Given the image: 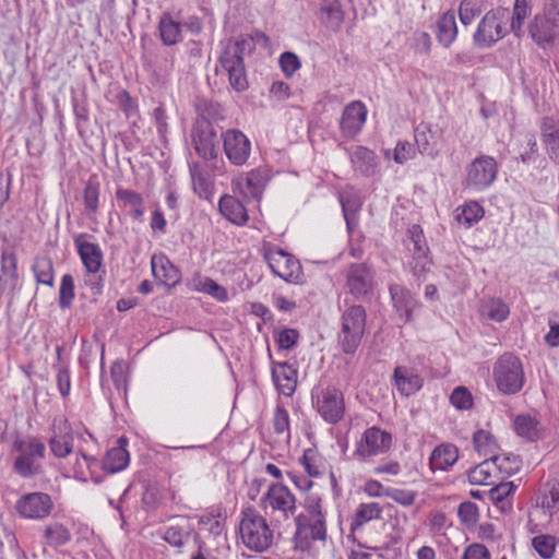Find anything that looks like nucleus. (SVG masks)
<instances>
[{"label":"nucleus","mask_w":559,"mask_h":559,"mask_svg":"<svg viewBox=\"0 0 559 559\" xmlns=\"http://www.w3.org/2000/svg\"><path fill=\"white\" fill-rule=\"evenodd\" d=\"M17 261L12 250H2L0 292L12 295L17 285Z\"/></svg>","instance_id":"nucleus-20"},{"label":"nucleus","mask_w":559,"mask_h":559,"mask_svg":"<svg viewBox=\"0 0 559 559\" xmlns=\"http://www.w3.org/2000/svg\"><path fill=\"white\" fill-rule=\"evenodd\" d=\"M457 27L455 14L451 11L445 12L437 23V37L440 44L449 47L455 39Z\"/></svg>","instance_id":"nucleus-36"},{"label":"nucleus","mask_w":559,"mask_h":559,"mask_svg":"<svg viewBox=\"0 0 559 559\" xmlns=\"http://www.w3.org/2000/svg\"><path fill=\"white\" fill-rule=\"evenodd\" d=\"M431 261L427 253L414 254L412 262V272L418 280L425 278V274L430 271Z\"/></svg>","instance_id":"nucleus-63"},{"label":"nucleus","mask_w":559,"mask_h":559,"mask_svg":"<svg viewBox=\"0 0 559 559\" xmlns=\"http://www.w3.org/2000/svg\"><path fill=\"white\" fill-rule=\"evenodd\" d=\"M317 409L328 423L335 424L344 415L345 404L343 393L335 388H326L321 391L317 400Z\"/></svg>","instance_id":"nucleus-14"},{"label":"nucleus","mask_w":559,"mask_h":559,"mask_svg":"<svg viewBox=\"0 0 559 559\" xmlns=\"http://www.w3.org/2000/svg\"><path fill=\"white\" fill-rule=\"evenodd\" d=\"M182 25L175 21L168 13L163 14L159 20V34L164 45L173 46L181 40Z\"/></svg>","instance_id":"nucleus-35"},{"label":"nucleus","mask_w":559,"mask_h":559,"mask_svg":"<svg viewBox=\"0 0 559 559\" xmlns=\"http://www.w3.org/2000/svg\"><path fill=\"white\" fill-rule=\"evenodd\" d=\"M344 15L338 0H321L318 19L328 29L338 32L344 22Z\"/></svg>","instance_id":"nucleus-23"},{"label":"nucleus","mask_w":559,"mask_h":559,"mask_svg":"<svg viewBox=\"0 0 559 559\" xmlns=\"http://www.w3.org/2000/svg\"><path fill=\"white\" fill-rule=\"evenodd\" d=\"M484 216L483 206L475 201L466 203L460 213L456 214V221L471 227L473 224L479 222Z\"/></svg>","instance_id":"nucleus-46"},{"label":"nucleus","mask_w":559,"mask_h":559,"mask_svg":"<svg viewBox=\"0 0 559 559\" xmlns=\"http://www.w3.org/2000/svg\"><path fill=\"white\" fill-rule=\"evenodd\" d=\"M194 533V528L186 516H174L164 533V540L173 547L181 548Z\"/></svg>","instance_id":"nucleus-19"},{"label":"nucleus","mask_w":559,"mask_h":559,"mask_svg":"<svg viewBox=\"0 0 559 559\" xmlns=\"http://www.w3.org/2000/svg\"><path fill=\"white\" fill-rule=\"evenodd\" d=\"M507 11L504 9L489 10L480 20L474 34V41L479 47H490L504 37L502 28Z\"/></svg>","instance_id":"nucleus-7"},{"label":"nucleus","mask_w":559,"mask_h":559,"mask_svg":"<svg viewBox=\"0 0 559 559\" xmlns=\"http://www.w3.org/2000/svg\"><path fill=\"white\" fill-rule=\"evenodd\" d=\"M14 448L20 454L33 457L38 462L44 459L46 452L45 444L34 437L16 440Z\"/></svg>","instance_id":"nucleus-39"},{"label":"nucleus","mask_w":559,"mask_h":559,"mask_svg":"<svg viewBox=\"0 0 559 559\" xmlns=\"http://www.w3.org/2000/svg\"><path fill=\"white\" fill-rule=\"evenodd\" d=\"M224 153L230 164L245 165L251 154V142L248 136L238 129H227L221 135Z\"/></svg>","instance_id":"nucleus-9"},{"label":"nucleus","mask_w":559,"mask_h":559,"mask_svg":"<svg viewBox=\"0 0 559 559\" xmlns=\"http://www.w3.org/2000/svg\"><path fill=\"white\" fill-rule=\"evenodd\" d=\"M296 370L287 362H278L272 369V378L282 394L290 396L296 389Z\"/></svg>","instance_id":"nucleus-28"},{"label":"nucleus","mask_w":559,"mask_h":559,"mask_svg":"<svg viewBox=\"0 0 559 559\" xmlns=\"http://www.w3.org/2000/svg\"><path fill=\"white\" fill-rule=\"evenodd\" d=\"M85 210L88 214H95L98 210L99 187L97 183L90 181L83 191Z\"/></svg>","instance_id":"nucleus-59"},{"label":"nucleus","mask_w":559,"mask_h":559,"mask_svg":"<svg viewBox=\"0 0 559 559\" xmlns=\"http://www.w3.org/2000/svg\"><path fill=\"white\" fill-rule=\"evenodd\" d=\"M498 165L493 157L481 155L466 167L464 185L474 191H483L496 179Z\"/></svg>","instance_id":"nucleus-6"},{"label":"nucleus","mask_w":559,"mask_h":559,"mask_svg":"<svg viewBox=\"0 0 559 559\" xmlns=\"http://www.w3.org/2000/svg\"><path fill=\"white\" fill-rule=\"evenodd\" d=\"M491 467H495L502 474L512 475L519 469L515 457L510 459L506 455H493L489 459Z\"/></svg>","instance_id":"nucleus-61"},{"label":"nucleus","mask_w":559,"mask_h":559,"mask_svg":"<svg viewBox=\"0 0 559 559\" xmlns=\"http://www.w3.org/2000/svg\"><path fill=\"white\" fill-rule=\"evenodd\" d=\"M189 168L194 191L200 195H207L211 191V182L202 166L193 163Z\"/></svg>","instance_id":"nucleus-49"},{"label":"nucleus","mask_w":559,"mask_h":559,"mask_svg":"<svg viewBox=\"0 0 559 559\" xmlns=\"http://www.w3.org/2000/svg\"><path fill=\"white\" fill-rule=\"evenodd\" d=\"M383 154L386 159L392 157L396 164H404L415 157L416 148L407 141H399L393 152L385 150Z\"/></svg>","instance_id":"nucleus-48"},{"label":"nucleus","mask_w":559,"mask_h":559,"mask_svg":"<svg viewBox=\"0 0 559 559\" xmlns=\"http://www.w3.org/2000/svg\"><path fill=\"white\" fill-rule=\"evenodd\" d=\"M262 250L265 261L276 276L289 283L301 282V265L293 254L270 243L264 245Z\"/></svg>","instance_id":"nucleus-4"},{"label":"nucleus","mask_w":559,"mask_h":559,"mask_svg":"<svg viewBox=\"0 0 559 559\" xmlns=\"http://www.w3.org/2000/svg\"><path fill=\"white\" fill-rule=\"evenodd\" d=\"M74 299V280L71 274H64L61 278L59 288V306L61 309H67L71 306Z\"/></svg>","instance_id":"nucleus-54"},{"label":"nucleus","mask_w":559,"mask_h":559,"mask_svg":"<svg viewBox=\"0 0 559 559\" xmlns=\"http://www.w3.org/2000/svg\"><path fill=\"white\" fill-rule=\"evenodd\" d=\"M116 199L121 209L129 210V215L133 219L139 221L143 217L145 213L144 199L139 192L119 187L116 190Z\"/></svg>","instance_id":"nucleus-25"},{"label":"nucleus","mask_w":559,"mask_h":559,"mask_svg":"<svg viewBox=\"0 0 559 559\" xmlns=\"http://www.w3.org/2000/svg\"><path fill=\"white\" fill-rule=\"evenodd\" d=\"M382 513V508L377 502L362 503L356 511L354 521L352 523V530L360 527L365 523L379 519Z\"/></svg>","instance_id":"nucleus-44"},{"label":"nucleus","mask_w":559,"mask_h":559,"mask_svg":"<svg viewBox=\"0 0 559 559\" xmlns=\"http://www.w3.org/2000/svg\"><path fill=\"white\" fill-rule=\"evenodd\" d=\"M218 207L222 215L234 224L243 225L249 219L243 203L233 195H223L219 200Z\"/></svg>","instance_id":"nucleus-27"},{"label":"nucleus","mask_w":559,"mask_h":559,"mask_svg":"<svg viewBox=\"0 0 559 559\" xmlns=\"http://www.w3.org/2000/svg\"><path fill=\"white\" fill-rule=\"evenodd\" d=\"M451 404L462 411L471 409L473 406V396L464 386L455 388L450 395Z\"/></svg>","instance_id":"nucleus-58"},{"label":"nucleus","mask_w":559,"mask_h":559,"mask_svg":"<svg viewBox=\"0 0 559 559\" xmlns=\"http://www.w3.org/2000/svg\"><path fill=\"white\" fill-rule=\"evenodd\" d=\"M367 313L362 306L347 308L341 317L337 343L345 354H354L359 347L366 330Z\"/></svg>","instance_id":"nucleus-2"},{"label":"nucleus","mask_w":559,"mask_h":559,"mask_svg":"<svg viewBox=\"0 0 559 559\" xmlns=\"http://www.w3.org/2000/svg\"><path fill=\"white\" fill-rule=\"evenodd\" d=\"M392 444L391 433L378 427L367 429L356 445L355 455L361 460L386 452Z\"/></svg>","instance_id":"nucleus-11"},{"label":"nucleus","mask_w":559,"mask_h":559,"mask_svg":"<svg viewBox=\"0 0 559 559\" xmlns=\"http://www.w3.org/2000/svg\"><path fill=\"white\" fill-rule=\"evenodd\" d=\"M493 378L499 391L506 394L518 393L524 383L520 359L512 354L502 355L495 365Z\"/></svg>","instance_id":"nucleus-3"},{"label":"nucleus","mask_w":559,"mask_h":559,"mask_svg":"<svg viewBox=\"0 0 559 559\" xmlns=\"http://www.w3.org/2000/svg\"><path fill=\"white\" fill-rule=\"evenodd\" d=\"M194 108L198 115L195 121H204L213 126L214 122L224 120V110L217 102L206 97H197Z\"/></svg>","instance_id":"nucleus-31"},{"label":"nucleus","mask_w":559,"mask_h":559,"mask_svg":"<svg viewBox=\"0 0 559 559\" xmlns=\"http://www.w3.org/2000/svg\"><path fill=\"white\" fill-rule=\"evenodd\" d=\"M473 443L475 450L483 455L493 453L497 444L489 431L479 429L473 436Z\"/></svg>","instance_id":"nucleus-53"},{"label":"nucleus","mask_w":559,"mask_h":559,"mask_svg":"<svg viewBox=\"0 0 559 559\" xmlns=\"http://www.w3.org/2000/svg\"><path fill=\"white\" fill-rule=\"evenodd\" d=\"M557 540L551 535H537L532 539V546L544 559H550L556 549Z\"/></svg>","instance_id":"nucleus-52"},{"label":"nucleus","mask_w":559,"mask_h":559,"mask_svg":"<svg viewBox=\"0 0 559 559\" xmlns=\"http://www.w3.org/2000/svg\"><path fill=\"white\" fill-rule=\"evenodd\" d=\"M349 157L355 170L361 175L372 177L378 173L379 159L373 151L365 146H355Z\"/></svg>","instance_id":"nucleus-21"},{"label":"nucleus","mask_w":559,"mask_h":559,"mask_svg":"<svg viewBox=\"0 0 559 559\" xmlns=\"http://www.w3.org/2000/svg\"><path fill=\"white\" fill-rule=\"evenodd\" d=\"M492 467L489 460H485L468 472V480L473 485H491Z\"/></svg>","instance_id":"nucleus-50"},{"label":"nucleus","mask_w":559,"mask_h":559,"mask_svg":"<svg viewBox=\"0 0 559 559\" xmlns=\"http://www.w3.org/2000/svg\"><path fill=\"white\" fill-rule=\"evenodd\" d=\"M75 245L78 248V253L90 273H96L100 269L103 253L98 245L81 241L80 239L75 240Z\"/></svg>","instance_id":"nucleus-30"},{"label":"nucleus","mask_w":559,"mask_h":559,"mask_svg":"<svg viewBox=\"0 0 559 559\" xmlns=\"http://www.w3.org/2000/svg\"><path fill=\"white\" fill-rule=\"evenodd\" d=\"M263 500L266 502L265 513L270 516H275L278 513L281 518L287 520L296 509L295 496L282 484L271 485Z\"/></svg>","instance_id":"nucleus-8"},{"label":"nucleus","mask_w":559,"mask_h":559,"mask_svg":"<svg viewBox=\"0 0 559 559\" xmlns=\"http://www.w3.org/2000/svg\"><path fill=\"white\" fill-rule=\"evenodd\" d=\"M540 132L544 144L559 140V121L554 117H544L540 122Z\"/></svg>","instance_id":"nucleus-57"},{"label":"nucleus","mask_w":559,"mask_h":559,"mask_svg":"<svg viewBox=\"0 0 559 559\" xmlns=\"http://www.w3.org/2000/svg\"><path fill=\"white\" fill-rule=\"evenodd\" d=\"M559 25L546 13L536 15L530 24V34L537 44L550 41L556 35V27Z\"/></svg>","instance_id":"nucleus-29"},{"label":"nucleus","mask_w":559,"mask_h":559,"mask_svg":"<svg viewBox=\"0 0 559 559\" xmlns=\"http://www.w3.org/2000/svg\"><path fill=\"white\" fill-rule=\"evenodd\" d=\"M14 469L20 476L28 478L39 472L40 464L33 457L20 454L14 462Z\"/></svg>","instance_id":"nucleus-56"},{"label":"nucleus","mask_w":559,"mask_h":559,"mask_svg":"<svg viewBox=\"0 0 559 559\" xmlns=\"http://www.w3.org/2000/svg\"><path fill=\"white\" fill-rule=\"evenodd\" d=\"M280 64L287 76H292L300 68L299 58L290 51L281 55Z\"/></svg>","instance_id":"nucleus-64"},{"label":"nucleus","mask_w":559,"mask_h":559,"mask_svg":"<svg viewBox=\"0 0 559 559\" xmlns=\"http://www.w3.org/2000/svg\"><path fill=\"white\" fill-rule=\"evenodd\" d=\"M152 272L155 278L165 284H175L178 280L177 269L164 255H153L151 260Z\"/></svg>","instance_id":"nucleus-34"},{"label":"nucleus","mask_w":559,"mask_h":559,"mask_svg":"<svg viewBox=\"0 0 559 559\" xmlns=\"http://www.w3.org/2000/svg\"><path fill=\"white\" fill-rule=\"evenodd\" d=\"M537 503L550 515L559 511V479H551L539 489Z\"/></svg>","instance_id":"nucleus-33"},{"label":"nucleus","mask_w":559,"mask_h":559,"mask_svg":"<svg viewBox=\"0 0 559 559\" xmlns=\"http://www.w3.org/2000/svg\"><path fill=\"white\" fill-rule=\"evenodd\" d=\"M390 296L395 311L404 322L413 320V313L418 308V301L405 287L394 284L390 286Z\"/></svg>","instance_id":"nucleus-18"},{"label":"nucleus","mask_w":559,"mask_h":559,"mask_svg":"<svg viewBox=\"0 0 559 559\" xmlns=\"http://www.w3.org/2000/svg\"><path fill=\"white\" fill-rule=\"evenodd\" d=\"M415 142L423 155L435 156L438 152L435 134L430 126H419L415 130Z\"/></svg>","instance_id":"nucleus-38"},{"label":"nucleus","mask_w":559,"mask_h":559,"mask_svg":"<svg viewBox=\"0 0 559 559\" xmlns=\"http://www.w3.org/2000/svg\"><path fill=\"white\" fill-rule=\"evenodd\" d=\"M367 109L366 106L359 102L354 100L349 103L343 110L340 128L344 136L353 139L356 136L366 122Z\"/></svg>","instance_id":"nucleus-17"},{"label":"nucleus","mask_w":559,"mask_h":559,"mask_svg":"<svg viewBox=\"0 0 559 559\" xmlns=\"http://www.w3.org/2000/svg\"><path fill=\"white\" fill-rule=\"evenodd\" d=\"M514 489L515 486L512 481L501 483L489 490V499L496 507L506 512L512 507L509 496Z\"/></svg>","instance_id":"nucleus-41"},{"label":"nucleus","mask_w":559,"mask_h":559,"mask_svg":"<svg viewBox=\"0 0 559 559\" xmlns=\"http://www.w3.org/2000/svg\"><path fill=\"white\" fill-rule=\"evenodd\" d=\"M486 9V0H463L459 7V16L463 25H469L473 23L476 16H478Z\"/></svg>","instance_id":"nucleus-43"},{"label":"nucleus","mask_w":559,"mask_h":559,"mask_svg":"<svg viewBox=\"0 0 559 559\" xmlns=\"http://www.w3.org/2000/svg\"><path fill=\"white\" fill-rule=\"evenodd\" d=\"M393 380L396 389L402 395L409 396L423 386V378L413 369L399 366L394 369Z\"/></svg>","instance_id":"nucleus-24"},{"label":"nucleus","mask_w":559,"mask_h":559,"mask_svg":"<svg viewBox=\"0 0 559 559\" xmlns=\"http://www.w3.org/2000/svg\"><path fill=\"white\" fill-rule=\"evenodd\" d=\"M32 269L37 283L50 287L53 285V264L50 258L37 257Z\"/></svg>","instance_id":"nucleus-42"},{"label":"nucleus","mask_w":559,"mask_h":559,"mask_svg":"<svg viewBox=\"0 0 559 559\" xmlns=\"http://www.w3.org/2000/svg\"><path fill=\"white\" fill-rule=\"evenodd\" d=\"M269 180V170L259 167L247 174L245 182L241 179L233 180V191L243 194L245 198L259 199Z\"/></svg>","instance_id":"nucleus-16"},{"label":"nucleus","mask_w":559,"mask_h":559,"mask_svg":"<svg viewBox=\"0 0 559 559\" xmlns=\"http://www.w3.org/2000/svg\"><path fill=\"white\" fill-rule=\"evenodd\" d=\"M274 431L277 435H285L289 439V415L285 408L277 407L273 418Z\"/></svg>","instance_id":"nucleus-62"},{"label":"nucleus","mask_w":559,"mask_h":559,"mask_svg":"<svg viewBox=\"0 0 559 559\" xmlns=\"http://www.w3.org/2000/svg\"><path fill=\"white\" fill-rule=\"evenodd\" d=\"M383 496L392 499L396 503H400L404 507L412 506L416 499V492L413 490L390 487L383 490Z\"/></svg>","instance_id":"nucleus-60"},{"label":"nucleus","mask_w":559,"mask_h":559,"mask_svg":"<svg viewBox=\"0 0 559 559\" xmlns=\"http://www.w3.org/2000/svg\"><path fill=\"white\" fill-rule=\"evenodd\" d=\"M195 289L211 295L218 301H226L228 299L227 290L209 277L200 280L195 284Z\"/></svg>","instance_id":"nucleus-55"},{"label":"nucleus","mask_w":559,"mask_h":559,"mask_svg":"<svg viewBox=\"0 0 559 559\" xmlns=\"http://www.w3.org/2000/svg\"><path fill=\"white\" fill-rule=\"evenodd\" d=\"M514 429L520 437L528 441L538 439L540 435L539 423L530 415L516 416L514 419Z\"/></svg>","instance_id":"nucleus-37"},{"label":"nucleus","mask_w":559,"mask_h":559,"mask_svg":"<svg viewBox=\"0 0 559 559\" xmlns=\"http://www.w3.org/2000/svg\"><path fill=\"white\" fill-rule=\"evenodd\" d=\"M374 285V273L366 263H353L346 273V288L355 299L371 294Z\"/></svg>","instance_id":"nucleus-10"},{"label":"nucleus","mask_w":559,"mask_h":559,"mask_svg":"<svg viewBox=\"0 0 559 559\" xmlns=\"http://www.w3.org/2000/svg\"><path fill=\"white\" fill-rule=\"evenodd\" d=\"M52 507L50 496L44 492L26 493L16 502V510L22 516L35 520L48 516Z\"/></svg>","instance_id":"nucleus-13"},{"label":"nucleus","mask_w":559,"mask_h":559,"mask_svg":"<svg viewBox=\"0 0 559 559\" xmlns=\"http://www.w3.org/2000/svg\"><path fill=\"white\" fill-rule=\"evenodd\" d=\"M49 448L57 457H66L73 450V433L69 421L64 417L53 420L52 435L49 439Z\"/></svg>","instance_id":"nucleus-15"},{"label":"nucleus","mask_w":559,"mask_h":559,"mask_svg":"<svg viewBox=\"0 0 559 559\" xmlns=\"http://www.w3.org/2000/svg\"><path fill=\"white\" fill-rule=\"evenodd\" d=\"M459 459L457 448L453 444L438 445L431 453L429 463L432 469L445 471Z\"/></svg>","instance_id":"nucleus-32"},{"label":"nucleus","mask_w":559,"mask_h":559,"mask_svg":"<svg viewBox=\"0 0 559 559\" xmlns=\"http://www.w3.org/2000/svg\"><path fill=\"white\" fill-rule=\"evenodd\" d=\"M532 0H515L513 7V16L511 28L516 36H520L524 20L531 13Z\"/></svg>","instance_id":"nucleus-51"},{"label":"nucleus","mask_w":559,"mask_h":559,"mask_svg":"<svg viewBox=\"0 0 559 559\" xmlns=\"http://www.w3.org/2000/svg\"><path fill=\"white\" fill-rule=\"evenodd\" d=\"M483 311L488 319L502 322L507 320L510 313L509 306L500 298H492L483 306Z\"/></svg>","instance_id":"nucleus-45"},{"label":"nucleus","mask_w":559,"mask_h":559,"mask_svg":"<svg viewBox=\"0 0 559 559\" xmlns=\"http://www.w3.org/2000/svg\"><path fill=\"white\" fill-rule=\"evenodd\" d=\"M118 443V447L107 451L103 460V469L111 474L124 469L130 462L129 452L126 449L127 440L120 438Z\"/></svg>","instance_id":"nucleus-26"},{"label":"nucleus","mask_w":559,"mask_h":559,"mask_svg":"<svg viewBox=\"0 0 559 559\" xmlns=\"http://www.w3.org/2000/svg\"><path fill=\"white\" fill-rule=\"evenodd\" d=\"M223 51L221 56L230 58H243L245 50L253 49V37L250 35H240L235 41L227 39L222 43Z\"/></svg>","instance_id":"nucleus-40"},{"label":"nucleus","mask_w":559,"mask_h":559,"mask_svg":"<svg viewBox=\"0 0 559 559\" xmlns=\"http://www.w3.org/2000/svg\"><path fill=\"white\" fill-rule=\"evenodd\" d=\"M191 136L193 147L200 157L204 159H215L217 157V133L211 123L195 121Z\"/></svg>","instance_id":"nucleus-12"},{"label":"nucleus","mask_w":559,"mask_h":559,"mask_svg":"<svg viewBox=\"0 0 559 559\" xmlns=\"http://www.w3.org/2000/svg\"><path fill=\"white\" fill-rule=\"evenodd\" d=\"M296 521V532L294 536L295 548L301 551L309 550L313 543H324L328 537L325 518H313L298 515Z\"/></svg>","instance_id":"nucleus-5"},{"label":"nucleus","mask_w":559,"mask_h":559,"mask_svg":"<svg viewBox=\"0 0 559 559\" xmlns=\"http://www.w3.org/2000/svg\"><path fill=\"white\" fill-rule=\"evenodd\" d=\"M239 532L245 546L253 551L262 552L273 544V531L266 520L253 508L242 511Z\"/></svg>","instance_id":"nucleus-1"},{"label":"nucleus","mask_w":559,"mask_h":559,"mask_svg":"<svg viewBox=\"0 0 559 559\" xmlns=\"http://www.w3.org/2000/svg\"><path fill=\"white\" fill-rule=\"evenodd\" d=\"M44 536L47 539L48 545L52 547L62 546L71 538L69 530L60 523L47 526L44 531Z\"/></svg>","instance_id":"nucleus-47"},{"label":"nucleus","mask_w":559,"mask_h":559,"mask_svg":"<svg viewBox=\"0 0 559 559\" xmlns=\"http://www.w3.org/2000/svg\"><path fill=\"white\" fill-rule=\"evenodd\" d=\"M219 63L228 73L229 83L237 92H243L248 88L249 83L246 74L243 58H230L219 56Z\"/></svg>","instance_id":"nucleus-22"}]
</instances>
